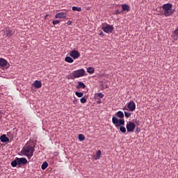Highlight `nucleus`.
Segmentation results:
<instances>
[{
    "instance_id": "obj_1",
    "label": "nucleus",
    "mask_w": 178,
    "mask_h": 178,
    "mask_svg": "<svg viewBox=\"0 0 178 178\" xmlns=\"http://www.w3.org/2000/svg\"><path fill=\"white\" fill-rule=\"evenodd\" d=\"M34 146L31 145H26L22 149L21 154L24 156H26L28 159H31L33 158V155H34Z\"/></svg>"
},
{
    "instance_id": "obj_2",
    "label": "nucleus",
    "mask_w": 178,
    "mask_h": 178,
    "mask_svg": "<svg viewBox=\"0 0 178 178\" xmlns=\"http://www.w3.org/2000/svg\"><path fill=\"white\" fill-rule=\"evenodd\" d=\"M27 163V159L26 158H17L16 157L14 161L11 162V166L13 168H16L17 165H26Z\"/></svg>"
},
{
    "instance_id": "obj_3",
    "label": "nucleus",
    "mask_w": 178,
    "mask_h": 178,
    "mask_svg": "<svg viewBox=\"0 0 178 178\" xmlns=\"http://www.w3.org/2000/svg\"><path fill=\"white\" fill-rule=\"evenodd\" d=\"M85 74L86 70L83 68L75 70L72 73L71 80H73L74 79H79L80 77H84Z\"/></svg>"
},
{
    "instance_id": "obj_4",
    "label": "nucleus",
    "mask_w": 178,
    "mask_h": 178,
    "mask_svg": "<svg viewBox=\"0 0 178 178\" xmlns=\"http://www.w3.org/2000/svg\"><path fill=\"white\" fill-rule=\"evenodd\" d=\"M172 4L165 3L163 6V10H164V15L165 17L171 16L173 13L172 11Z\"/></svg>"
},
{
    "instance_id": "obj_5",
    "label": "nucleus",
    "mask_w": 178,
    "mask_h": 178,
    "mask_svg": "<svg viewBox=\"0 0 178 178\" xmlns=\"http://www.w3.org/2000/svg\"><path fill=\"white\" fill-rule=\"evenodd\" d=\"M113 123L115 127H120V126H124V120L122 118L119 120L115 117H113Z\"/></svg>"
},
{
    "instance_id": "obj_6",
    "label": "nucleus",
    "mask_w": 178,
    "mask_h": 178,
    "mask_svg": "<svg viewBox=\"0 0 178 178\" xmlns=\"http://www.w3.org/2000/svg\"><path fill=\"white\" fill-rule=\"evenodd\" d=\"M134 129H136V124H134V122H129L127 124V130L129 133H133V131H134Z\"/></svg>"
},
{
    "instance_id": "obj_7",
    "label": "nucleus",
    "mask_w": 178,
    "mask_h": 178,
    "mask_svg": "<svg viewBox=\"0 0 178 178\" xmlns=\"http://www.w3.org/2000/svg\"><path fill=\"white\" fill-rule=\"evenodd\" d=\"M70 55L71 58H73V59H79V57L80 56V54L77 50H72Z\"/></svg>"
},
{
    "instance_id": "obj_8",
    "label": "nucleus",
    "mask_w": 178,
    "mask_h": 178,
    "mask_svg": "<svg viewBox=\"0 0 178 178\" xmlns=\"http://www.w3.org/2000/svg\"><path fill=\"white\" fill-rule=\"evenodd\" d=\"M127 108H128L129 111H130L131 112H133L134 111L136 110V103H134V101H131L128 104Z\"/></svg>"
},
{
    "instance_id": "obj_9",
    "label": "nucleus",
    "mask_w": 178,
    "mask_h": 178,
    "mask_svg": "<svg viewBox=\"0 0 178 178\" xmlns=\"http://www.w3.org/2000/svg\"><path fill=\"white\" fill-rule=\"evenodd\" d=\"M4 34L6 35V37H12V35L15 34V32L10 30L9 28H6L4 31Z\"/></svg>"
},
{
    "instance_id": "obj_10",
    "label": "nucleus",
    "mask_w": 178,
    "mask_h": 178,
    "mask_svg": "<svg viewBox=\"0 0 178 178\" xmlns=\"http://www.w3.org/2000/svg\"><path fill=\"white\" fill-rule=\"evenodd\" d=\"M102 30L104 33H112V26L110 25H106L102 27Z\"/></svg>"
},
{
    "instance_id": "obj_11",
    "label": "nucleus",
    "mask_w": 178,
    "mask_h": 178,
    "mask_svg": "<svg viewBox=\"0 0 178 178\" xmlns=\"http://www.w3.org/2000/svg\"><path fill=\"white\" fill-rule=\"evenodd\" d=\"M66 17V13L61 12L55 15L56 19H65Z\"/></svg>"
},
{
    "instance_id": "obj_12",
    "label": "nucleus",
    "mask_w": 178,
    "mask_h": 178,
    "mask_svg": "<svg viewBox=\"0 0 178 178\" xmlns=\"http://www.w3.org/2000/svg\"><path fill=\"white\" fill-rule=\"evenodd\" d=\"M33 86L35 88H41L42 87V83H41V81H35Z\"/></svg>"
},
{
    "instance_id": "obj_13",
    "label": "nucleus",
    "mask_w": 178,
    "mask_h": 178,
    "mask_svg": "<svg viewBox=\"0 0 178 178\" xmlns=\"http://www.w3.org/2000/svg\"><path fill=\"white\" fill-rule=\"evenodd\" d=\"M8 65V61L2 58H0V67H5Z\"/></svg>"
},
{
    "instance_id": "obj_14",
    "label": "nucleus",
    "mask_w": 178,
    "mask_h": 178,
    "mask_svg": "<svg viewBox=\"0 0 178 178\" xmlns=\"http://www.w3.org/2000/svg\"><path fill=\"white\" fill-rule=\"evenodd\" d=\"M0 140L1 143H8L9 142V138H8L6 134H3L0 136Z\"/></svg>"
},
{
    "instance_id": "obj_15",
    "label": "nucleus",
    "mask_w": 178,
    "mask_h": 178,
    "mask_svg": "<svg viewBox=\"0 0 178 178\" xmlns=\"http://www.w3.org/2000/svg\"><path fill=\"white\" fill-rule=\"evenodd\" d=\"M122 11H127L129 12L130 11V6L127 5V3L122 5Z\"/></svg>"
},
{
    "instance_id": "obj_16",
    "label": "nucleus",
    "mask_w": 178,
    "mask_h": 178,
    "mask_svg": "<svg viewBox=\"0 0 178 178\" xmlns=\"http://www.w3.org/2000/svg\"><path fill=\"white\" fill-rule=\"evenodd\" d=\"M101 158V150H97L94 156V159L97 161V159H99Z\"/></svg>"
},
{
    "instance_id": "obj_17",
    "label": "nucleus",
    "mask_w": 178,
    "mask_h": 178,
    "mask_svg": "<svg viewBox=\"0 0 178 178\" xmlns=\"http://www.w3.org/2000/svg\"><path fill=\"white\" fill-rule=\"evenodd\" d=\"M76 88H86V84H84V83L81 82V81H79L78 82V85L76 86Z\"/></svg>"
},
{
    "instance_id": "obj_18",
    "label": "nucleus",
    "mask_w": 178,
    "mask_h": 178,
    "mask_svg": "<svg viewBox=\"0 0 178 178\" xmlns=\"http://www.w3.org/2000/svg\"><path fill=\"white\" fill-rule=\"evenodd\" d=\"M65 62H67V63H73V62H74L73 58H72L70 56L65 57Z\"/></svg>"
},
{
    "instance_id": "obj_19",
    "label": "nucleus",
    "mask_w": 178,
    "mask_h": 178,
    "mask_svg": "<svg viewBox=\"0 0 178 178\" xmlns=\"http://www.w3.org/2000/svg\"><path fill=\"white\" fill-rule=\"evenodd\" d=\"M95 99H101V98H104V94L102 93H97L95 95Z\"/></svg>"
},
{
    "instance_id": "obj_20",
    "label": "nucleus",
    "mask_w": 178,
    "mask_h": 178,
    "mask_svg": "<svg viewBox=\"0 0 178 178\" xmlns=\"http://www.w3.org/2000/svg\"><path fill=\"white\" fill-rule=\"evenodd\" d=\"M48 168V163L47 161L43 162V163L41 165V169L42 170H45Z\"/></svg>"
},
{
    "instance_id": "obj_21",
    "label": "nucleus",
    "mask_w": 178,
    "mask_h": 178,
    "mask_svg": "<svg viewBox=\"0 0 178 178\" xmlns=\"http://www.w3.org/2000/svg\"><path fill=\"white\" fill-rule=\"evenodd\" d=\"M87 72L90 74H92V73H94V72H95V70H94V68L92 67H89L87 68Z\"/></svg>"
},
{
    "instance_id": "obj_22",
    "label": "nucleus",
    "mask_w": 178,
    "mask_h": 178,
    "mask_svg": "<svg viewBox=\"0 0 178 178\" xmlns=\"http://www.w3.org/2000/svg\"><path fill=\"white\" fill-rule=\"evenodd\" d=\"M72 10L74 11H76V12H81V7H76V6H73L72 8Z\"/></svg>"
},
{
    "instance_id": "obj_23",
    "label": "nucleus",
    "mask_w": 178,
    "mask_h": 178,
    "mask_svg": "<svg viewBox=\"0 0 178 178\" xmlns=\"http://www.w3.org/2000/svg\"><path fill=\"white\" fill-rule=\"evenodd\" d=\"M79 141H84V140H86V136L81 134L79 135Z\"/></svg>"
},
{
    "instance_id": "obj_24",
    "label": "nucleus",
    "mask_w": 178,
    "mask_h": 178,
    "mask_svg": "<svg viewBox=\"0 0 178 178\" xmlns=\"http://www.w3.org/2000/svg\"><path fill=\"white\" fill-rule=\"evenodd\" d=\"M75 95H76V97H78L79 98H81V97H83V95H84V94L81 92H76Z\"/></svg>"
},
{
    "instance_id": "obj_25",
    "label": "nucleus",
    "mask_w": 178,
    "mask_h": 178,
    "mask_svg": "<svg viewBox=\"0 0 178 178\" xmlns=\"http://www.w3.org/2000/svg\"><path fill=\"white\" fill-rule=\"evenodd\" d=\"M120 131L122 132V133H126V127H124V125H121V126L120 127Z\"/></svg>"
},
{
    "instance_id": "obj_26",
    "label": "nucleus",
    "mask_w": 178,
    "mask_h": 178,
    "mask_svg": "<svg viewBox=\"0 0 178 178\" xmlns=\"http://www.w3.org/2000/svg\"><path fill=\"white\" fill-rule=\"evenodd\" d=\"M117 115H118V118H124V114L123 113V112H118Z\"/></svg>"
},
{
    "instance_id": "obj_27",
    "label": "nucleus",
    "mask_w": 178,
    "mask_h": 178,
    "mask_svg": "<svg viewBox=\"0 0 178 178\" xmlns=\"http://www.w3.org/2000/svg\"><path fill=\"white\" fill-rule=\"evenodd\" d=\"M81 104H86L87 102V99H86V97L81 98Z\"/></svg>"
},
{
    "instance_id": "obj_28",
    "label": "nucleus",
    "mask_w": 178,
    "mask_h": 178,
    "mask_svg": "<svg viewBox=\"0 0 178 178\" xmlns=\"http://www.w3.org/2000/svg\"><path fill=\"white\" fill-rule=\"evenodd\" d=\"M126 118H130L131 116V113L130 112H124Z\"/></svg>"
},
{
    "instance_id": "obj_29",
    "label": "nucleus",
    "mask_w": 178,
    "mask_h": 178,
    "mask_svg": "<svg viewBox=\"0 0 178 178\" xmlns=\"http://www.w3.org/2000/svg\"><path fill=\"white\" fill-rule=\"evenodd\" d=\"M59 20H54V21H53V24L54 25V26H56V24H59Z\"/></svg>"
},
{
    "instance_id": "obj_30",
    "label": "nucleus",
    "mask_w": 178,
    "mask_h": 178,
    "mask_svg": "<svg viewBox=\"0 0 178 178\" xmlns=\"http://www.w3.org/2000/svg\"><path fill=\"white\" fill-rule=\"evenodd\" d=\"M173 34L176 36H178V26L177 29L173 32Z\"/></svg>"
},
{
    "instance_id": "obj_31",
    "label": "nucleus",
    "mask_w": 178,
    "mask_h": 178,
    "mask_svg": "<svg viewBox=\"0 0 178 178\" xmlns=\"http://www.w3.org/2000/svg\"><path fill=\"white\" fill-rule=\"evenodd\" d=\"M115 13H116L117 15H119V14H121V13H122V11H120V10H117L115 11Z\"/></svg>"
},
{
    "instance_id": "obj_32",
    "label": "nucleus",
    "mask_w": 178,
    "mask_h": 178,
    "mask_svg": "<svg viewBox=\"0 0 178 178\" xmlns=\"http://www.w3.org/2000/svg\"><path fill=\"white\" fill-rule=\"evenodd\" d=\"M67 24H68V26H70V24H72V21H68L67 22Z\"/></svg>"
},
{
    "instance_id": "obj_33",
    "label": "nucleus",
    "mask_w": 178,
    "mask_h": 178,
    "mask_svg": "<svg viewBox=\"0 0 178 178\" xmlns=\"http://www.w3.org/2000/svg\"><path fill=\"white\" fill-rule=\"evenodd\" d=\"M101 99H99L98 101H97V104H101Z\"/></svg>"
},
{
    "instance_id": "obj_34",
    "label": "nucleus",
    "mask_w": 178,
    "mask_h": 178,
    "mask_svg": "<svg viewBox=\"0 0 178 178\" xmlns=\"http://www.w3.org/2000/svg\"><path fill=\"white\" fill-rule=\"evenodd\" d=\"M104 35V32L100 33V35Z\"/></svg>"
},
{
    "instance_id": "obj_35",
    "label": "nucleus",
    "mask_w": 178,
    "mask_h": 178,
    "mask_svg": "<svg viewBox=\"0 0 178 178\" xmlns=\"http://www.w3.org/2000/svg\"><path fill=\"white\" fill-rule=\"evenodd\" d=\"M118 112H120V111H119Z\"/></svg>"
}]
</instances>
